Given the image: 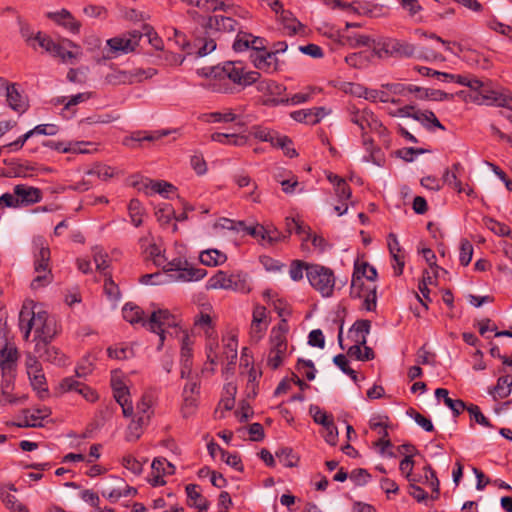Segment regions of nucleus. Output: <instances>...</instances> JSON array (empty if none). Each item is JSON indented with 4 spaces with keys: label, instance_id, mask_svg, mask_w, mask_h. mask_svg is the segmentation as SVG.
<instances>
[{
    "label": "nucleus",
    "instance_id": "obj_22",
    "mask_svg": "<svg viewBox=\"0 0 512 512\" xmlns=\"http://www.w3.org/2000/svg\"><path fill=\"white\" fill-rule=\"evenodd\" d=\"M376 277L377 271L373 266H370L367 262H356L352 276V288L361 286L363 284L362 278H366L369 281H374Z\"/></svg>",
    "mask_w": 512,
    "mask_h": 512
},
{
    "label": "nucleus",
    "instance_id": "obj_9",
    "mask_svg": "<svg viewBox=\"0 0 512 512\" xmlns=\"http://www.w3.org/2000/svg\"><path fill=\"white\" fill-rule=\"evenodd\" d=\"M220 78H228L234 84L246 87L260 79L257 71H246L242 62H226L215 73Z\"/></svg>",
    "mask_w": 512,
    "mask_h": 512
},
{
    "label": "nucleus",
    "instance_id": "obj_37",
    "mask_svg": "<svg viewBox=\"0 0 512 512\" xmlns=\"http://www.w3.org/2000/svg\"><path fill=\"white\" fill-rule=\"evenodd\" d=\"M351 121L359 126L362 131H364L367 127H372L373 124H377L373 112L366 109L352 112Z\"/></svg>",
    "mask_w": 512,
    "mask_h": 512
},
{
    "label": "nucleus",
    "instance_id": "obj_41",
    "mask_svg": "<svg viewBox=\"0 0 512 512\" xmlns=\"http://www.w3.org/2000/svg\"><path fill=\"white\" fill-rule=\"evenodd\" d=\"M194 46L197 48V56L204 57L210 54L212 51L216 49V40L212 38L210 35L197 37L194 40Z\"/></svg>",
    "mask_w": 512,
    "mask_h": 512
},
{
    "label": "nucleus",
    "instance_id": "obj_39",
    "mask_svg": "<svg viewBox=\"0 0 512 512\" xmlns=\"http://www.w3.org/2000/svg\"><path fill=\"white\" fill-rule=\"evenodd\" d=\"M154 403V397L151 393L146 392L142 395L140 401L137 403L136 406V413L132 414L135 417H143L144 415H147L148 422H150V419L153 415V406Z\"/></svg>",
    "mask_w": 512,
    "mask_h": 512
},
{
    "label": "nucleus",
    "instance_id": "obj_36",
    "mask_svg": "<svg viewBox=\"0 0 512 512\" xmlns=\"http://www.w3.org/2000/svg\"><path fill=\"white\" fill-rule=\"evenodd\" d=\"M199 260L205 266H219L226 262L227 256L220 250L207 249L200 253Z\"/></svg>",
    "mask_w": 512,
    "mask_h": 512
},
{
    "label": "nucleus",
    "instance_id": "obj_60",
    "mask_svg": "<svg viewBox=\"0 0 512 512\" xmlns=\"http://www.w3.org/2000/svg\"><path fill=\"white\" fill-rule=\"evenodd\" d=\"M153 472L165 474H173L175 467L164 458H155L151 464Z\"/></svg>",
    "mask_w": 512,
    "mask_h": 512
},
{
    "label": "nucleus",
    "instance_id": "obj_58",
    "mask_svg": "<svg viewBox=\"0 0 512 512\" xmlns=\"http://www.w3.org/2000/svg\"><path fill=\"white\" fill-rule=\"evenodd\" d=\"M34 39H35V49L37 48V46H39L43 50H45L46 52L51 54L52 50L55 48L56 42H54L50 36H48L42 32H37L35 34Z\"/></svg>",
    "mask_w": 512,
    "mask_h": 512
},
{
    "label": "nucleus",
    "instance_id": "obj_14",
    "mask_svg": "<svg viewBox=\"0 0 512 512\" xmlns=\"http://www.w3.org/2000/svg\"><path fill=\"white\" fill-rule=\"evenodd\" d=\"M269 344L270 348L267 356V365L272 369H277L281 366L283 360L287 356V339L269 336Z\"/></svg>",
    "mask_w": 512,
    "mask_h": 512
},
{
    "label": "nucleus",
    "instance_id": "obj_2",
    "mask_svg": "<svg viewBox=\"0 0 512 512\" xmlns=\"http://www.w3.org/2000/svg\"><path fill=\"white\" fill-rule=\"evenodd\" d=\"M34 247V272L36 276L31 281L32 289H39L47 286L53 280L50 268L51 252L43 237H36L33 240Z\"/></svg>",
    "mask_w": 512,
    "mask_h": 512
},
{
    "label": "nucleus",
    "instance_id": "obj_47",
    "mask_svg": "<svg viewBox=\"0 0 512 512\" xmlns=\"http://www.w3.org/2000/svg\"><path fill=\"white\" fill-rule=\"evenodd\" d=\"M278 461L285 467H295L298 463V457L293 453V450L288 447L280 448L275 453Z\"/></svg>",
    "mask_w": 512,
    "mask_h": 512
},
{
    "label": "nucleus",
    "instance_id": "obj_50",
    "mask_svg": "<svg viewBox=\"0 0 512 512\" xmlns=\"http://www.w3.org/2000/svg\"><path fill=\"white\" fill-rule=\"evenodd\" d=\"M382 87H385L388 89L391 93L395 95H402L407 96L411 93H418L422 91V88L414 86V85H404L400 83H388L382 85Z\"/></svg>",
    "mask_w": 512,
    "mask_h": 512
},
{
    "label": "nucleus",
    "instance_id": "obj_1",
    "mask_svg": "<svg viewBox=\"0 0 512 512\" xmlns=\"http://www.w3.org/2000/svg\"><path fill=\"white\" fill-rule=\"evenodd\" d=\"M19 327L25 340H28L33 331L36 343L51 342L58 333L54 317L36 306L30 308L23 305L19 313Z\"/></svg>",
    "mask_w": 512,
    "mask_h": 512
},
{
    "label": "nucleus",
    "instance_id": "obj_53",
    "mask_svg": "<svg viewBox=\"0 0 512 512\" xmlns=\"http://www.w3.org/2000/svg\"><path fill=\"white\" fill-rule=\"evenodd\" d=\"M108 356L117 360L128 359L133 356V349L127 345H116L107 349Z\"/></svg>",
    "mask_w": 512,
    "mask_h": 512
},
{
    "label": "nucleus",
    "instance_id": "obj_35",
    "mask_svg": "<svg viewBox=\"0 0 512 512\" xmlns=\"http://www.w3.org/2000/svg\"><path fill=\"white\" fill-rule=\"evenodd\" d=\"M211 140L223 145H232V146H244L247 144L248 137L240 134H227V133H219L215 132L211 135Z\"/></svg>",
    "mask_w": 512,
    "mask_h": 512
},
{
    "label": "nucleus",
    "instance_id": "obj_11",
    "mask_svg": "<svg viewBox=\"0 0 512 512\" xmlns=\"http://www.w3.org/2000/svg\"><path fill=\"white\" fill-rule=\"evenodd\" d=\"M25 367L30 384L39 398L44 399L48 396V384L41 363L36 356L28 354L25 358Z\"/></svg>",
    "mask_w": 512,
    "mask_h": 512
},
{
    "label": "nucleus",
    "instance_id": "obj_24",
    "mask_svg": "<svg viewBox=\"0 0 512 512\" xmlns=\"http://www.w3.org/2000/svg\"><path fill=\"white\" fill-rule=\"evenodd\" d=\"M200 385L198 381L188 382L183 389V410L184 413H191L197 405V396Z\"/></svg>",
    "mask_w": 512,
    "mask_h": 512
},
{
    "label": "nucleus",
    "instance_id": "obj_17",
    "mask_svg": "<svg viewBox=\"0 0 512 512\" xmlns=\"http://www.w3.org/2000/svg\"><path fill=\"white\" fill-rule=\"evenodd\" d=\"M19 206H28L41 201V190L35 187L19 184L14 187Z\"/></svg>",
    "mask_w": 512,
    "mask_h": 512
},
{
    "label": "nucleus",
    "instance_id": "obj_5",
    "mask_svg": "<svg viewBox=\"0 0 512 512\" xmlns=\"http://www.w3.org/2000/svg\"><path fill=\"white\" fill-rule=\"evenodd\" d=\"M480 87L473 89L470 99L477 104L497 106L512 110V93L509 91L495 90L490 81L480 80Z\"/></svg>",
    "mask_w": 512,
    "mask_h": 512
},
{
    "label": "nucleus",
    "instance_id": "obj_30",
    "mask_svg": "<svg viewBox=\"0 0 512 512\" xmlns=\"http://www.w3.org/2000/svg\"><path fill=\"white\" fill-rule=\"evenodd\" d=\"M122 314L123 318L130 324H141L147 327L148 320L144 318V312L139 306L133 303H126L122 309Z\"/></svg>",
    "mask_w": 512,
    "mask_h": 512
},
{
    "label": "nucleus",
    "instance_id": "obj_6",
    "mask_svg": "<svg viewBox=\"0 0 512 512\" xmlns=\"http://www.w3.org/2000/svg\"><path fill=\"white\" fill-rule=\"evenodd\" d=\"M178 318L171 314L167 309H158L153 311L148 319L147 328L158 334V349L164 344L167 335L172 336L178 333Z\"/></svg>",
    "mask_w": 512,
    "mask_h": 512
},
{
    "label": "nucleus",
    "instance_id": "obj_32",
    "mask_svg": "<svg viewBox=\"0 0 512 512\" xmlns=\"http://www.w3.org/2000/svg\"><path fill=\"white\" fill-rule=\"evenodd\" d=\"M140 184L141 186L138 187L139 190H150L151 192L158 193L164 197H168L169 194L173 193L175 190V187L166 181H153L150 179H145ZM146 193H148V191H146Z\"/></svg>",
    "mask_w": 512,
    "mask_h": 512
},
{
    "label": "nucleus",
    "instance_id": "obj_42",
    "mask_svg": "<svg viewBox=\"0 0 512 512\" xmlns=\"http://www.w3.org/2000/svg\"><path fill=\"white\" fill-rule=\"evenodd\" d=\"M413 119L420 122L422 125L426 126L430 129V125L433 127L444 130L445 127L440 123L435 114L432 111H420L417 110L415 115H413Z\"/></svg>",
    "mask_w": 512,
    "mask_h": 512
},
{
    "label": "nucleus",
    "instance_id": "obj_12",
    "mask_svg": "<svg viewBox=\"0 0 512 512\" xmlns=\"http://www.w3.org/2000/svg\"><path fill=\"white\" fill-rule=\"evenodd\" d=\"M100 491L102 496L111 502H116L121 497H128L136 493V489L129 487L123 479L112 476L101 479Z\"/></svg>",
    "mask_w": 512,
    "mask_h": 512
},
{
    "label": "nucleus",
    "instance_id": "obj_64",
    "mask_svg": "<svg viewBox=\"0 0 512 512\" xmlns=\"http://www.w3.org/2000/svg\"><path fill=\"white\" fill-rule=\"evenodd\" d=\"M123 466L134 475H139L142 472L143 463L137 460L134 456L127 455L123 457Z\"/></svg>",
    "mask_w": 512,
    "mask_h": 512
},
{
    "label": "nucleus",
    "instance_id": "obj_46",
    "mask_svg": "<svg viewBox=\"0 0 512 512\" xmlns=\"http://www.w3.org/2000/svg\"><path fill=\"white\" fill-rule=\"evenodd\" d=\"M57 390L60 393L67 392H82L85 390V384L74 379L73 377H66L60 381Z\"/></svg>",
    "mask_w": 512,
    "mask_h": 512
},
{
    "label": "nucleus",
    "instance_id": "obj_28",
    "mask_svg": "<svg viewBox=\"0 0 512 512\" xmlns=\"http://www.w3.org/2000/svg\"><path fill=\"white\" fill-rule=\"evenodd\" d=\"M48 17L73 33L79 31L80 23L65 9L59 12H50L48 13Z\"/></svg>",
    "mask_w": 512,
    "mask_h": 512
},
{
    "label": "nucleus",
    "instance_id": "obj_23",
    "mask_svg": "<svg viewBox=\"0 0 512 512\" xmlns=\"http://www.w3.org/2000/svg\"><path fill=\"white\" fill-rule=\"evenodd\" d=\"M11 491H16L14 484L4 485L0 488V498L5 506L12 512H28V508L18 503L16 496L10 493Z\"/></svg>",
    "mask_w": 512,
    "mask_h": 512
},
{
    "label": "nucleus",
    "instance_id": "obj_62",
    "mask_svg": "<svg viewBox=\"0 0 512 512\" xmlns=\"http://www.w3.org/2000/svg\"><path fill=\"white\" fill-rule=\"evenodd\" d=\"M252 34L239 32L233 43V49L237 52H242L250 48Z\"/></svg>",
    "mask_w": 512,
    "mask_h": 512
},
{
    "label": "nucleus",
    "instance_id": "obj_31",
    "mask_svg": "<svg viewBox=\"0 0 512 512\" xmlns=\"http://www.w3.org/2000/svg\"><path fill=\"white\" fill-rule=\"evenodd\" d=\"M255 83L257 91L264 95L271 96V99H277L276 97L282 95L286 89L282 84L271 79H258Z\"/></svg>",
    "mask_w": 512,
    "mask_h": 512
},
{
    "label": "nucleus",
    "instance_id": "obj_63",
    "mask_svg": "<svg viewBox=\"0 0 512 512\" xmlns=\"http://www.w3.org/2000/svg\"><path fill=\"white\" fill-rule=\"evenodd\" d=\"M335 193L340 202H345L351 197V188L344 179H338L335 183Z\"/></svg>",
    "mask_w": 512,
    "mask_h": 512
},
{
    "label": "nucleus",
    "instance_id": "obj_38",
    "mask_svg": "<svg viewBox=\"0 0 512 512\" xmlns=\"http://www.w3.org/2000/svg\"><path fill=\"white\" fill-rule=\"evenodd\" d=\"M314 91L315 88H310L309 92L296 93L291 98L267 99L264 103L266 105L301 104L307 102L312 97Z\"/></svg>",
    "mask_w": 512,
    "mask_h": 512
},
{
    "label": "nucleus",
    "instance_id": "obj_25",
    "mask_svg": "<svg viewBox=\"0 0 512 512\" xmlns=\"http://www.w3.org/2000/svg\"><path fill=\"white\" fill-rule=\"evenodd\" d=\"M237 109L227 108L223 111L205 113L201 116V120L206 123H229L239 120Z\"/></svg>",
    "mask_w": 512,
    "mask_h": 512
},
{
    "label": "nucleus",
    "instance_id": "obj_59",
    "mask_svg": "<svg viewBox=\"0 0 512 512\" xmlns=\"http://www.w3.org/2000/svg\"><path fill=\"white\" fill-rule=\"evenodd\" d=\"M407 415L414 419V421L427 432H432L434 426L430 419L417 412L415 409L410 408L407 410Z\"/></svg>",
    "mask_w": 512,
    "mask_h": 512
},
{
    "label": "nucleus",
    "instance_id": "obj_57",
    "mask_svg": "<svg viewBox=\"0 0 512 512\" xmlns=\"http://www.w3.org/2000/svg\"><path fill=\"white\" fill-rule=\"evenodd\" d=\"M473 256V245L470 241L463 239L460 244L459 261L463 266L469 265Z\"/></svg>",
    "mask_w": 512,
    "mask_h": 512
},
{
    "label": "nucleus",
    "instance_id": "obj_44",
    "mask_svg": "<svg viewBox=\"0 0 512 512\" xmlns=\"http://www.w3.org/2000/svg\"><path fill=\"white\" fill-rule=\"evenodd\" d=\"M95 361L96 356L94 354H89L88 356L83 357L75 369L76 376L78 378H85L92 374L95 368Z\"/></svg>",
    "mask_w": 512,
    "mask_h": 512
},
{
    "label": "nucleus",
    "instance_id": "obj_56",
    "mask_svg": "<svg viewBox=\"0 0 512 512\" xmlns=\"http://www.w3.org/2000/svg\"><path fill=\"white\" fill-rule=\"evenodd\" d=\"M21 36L24 38L28 46L35 49V34L33 33L30 25L25 22L21 17L17 18Z\"/></svg>",
    "mask_w": 512,
    "mask_h": 512
},
{
    "label": "nucleus",
    "instance_id": "obj_21",
    "mask_svg": "<svg viewBox=\"0 0 512 512\" xmlns=\"http://www.w3.org/2000/svg\"><path fill=\"white\" fill-rule=\"evenodd\" d=\"M371 330V321L367 319H361L354 322L348 331V337L353 343L365 344L367 343V336Z\"/></svg>",
    "mask_w": 512,
    "mask_h": 512
},
{
    "label": "nucleus",
    "instance_id": "obj_7",
    "mask_svg": "<svg viewBox=\"0 0 512 512\" xmlns=\"http://www.w3.org/2000/svg\"><path fill=\"white\" fill-rule=\"evenodd\" d=\"M159 267H161L165 272H174L175 274H171L170 277L173 281L177 282L199 281L207 274L205 269L195 268L189 265L186 259L181 257H177L172 260L165 257L164 263Z\"/></svg>",
    "mask_w": 512,
    "mask_h": 512
},
{
    "label": "nucleus",
    "instance_id": "obj_18",
    "mask_svg": "<svg viewBox=\"0 0 512 512\" xmlns=\"http://www.w3.org/2000/svg\"><path fill=\"white\" fill-rule=\"evenodd\" d=\"M50 342H40L35 344V351L43 360L55 365H64L66 363L65 356L54 346L49 345Z\"/></svg>",
    "mask_w": 512,
    "mask_h": 512
},
{
    "label": "nucleus",
    "instance_id": "obj_52",
    "mask_svg": "<svg viewBox=\"0 0 512 512\" xmlns=\"http://www.w3.org/2000/svg\"><path fill=\"white\" fill-rule=\"evenodd\" d=\"M418 97L420 99L443 101V100H452L453 94H448L444 91L437 90V89H422L421 92H418Z\"/></svg>",
    "mask_w": 512,
    "mask_h": 512
},
{
    "label": "nucleus",
    "instance_id": "obj_10",
    "mask_svg": "<svg viewBox=\"0 0 512 512\" xmlns=\"http://www.w3.org/2000/svg\"><path fill=\"white\" fill-rule=\"evenodd\" d=\"M414 45L413 43L398 38H385L374 47V52L380 58H413L415 55Z\"/></svg>",
    "mask_w": 512,
    "mask_h": 512
},
{
    "label": "nucleus",
    "instance_id": "obj_43",
    "mask_svg": "<svg viewBox=\"0 0 512 512\" xmlns=\"http://www.w3.org/2000/svg\"><path fill=\"white\" fill-rule=\"evenodd\" d=\"M364 97L366 100H369L371 102H383V103H393L397 104L399 103V100H396L394 98H390L389 94L385 92L384 90H378V89H364L363 93L360 95Z\"/></svg>",
    "mask_w": 512,
    "mask_h": 512
},
{
    "label": "nucleus",
    "instance_id": "obj_45",
    "mask_svg": "<svg viewBox=\"0 0 512 512\" xmlns=\"http://www.w3.org/2000/svg\"><path fill=\"white\" fill-rule=\"evenodd\" d=\"M128 213L135 227H139L143 223L144 208L138 199L130 200Z\"/></svg>",
    "mask_w": 512,
    "mask_h": 512
},
{
    "label": "nucleus",
    "instance_id": "obj_16",
    "mask_svg": "<svg viewBox=\"0 0 512 512\" xmlns=\"http://www.w3.org/2000/svg\"><path fill=\"white\" fill-rule=\"evenodd\" d=\"M236 26L237 21L230 16H210L205 25V34H209L210 31L232 32L236 30Z\"/></svg>",
    "mask_w": 512,
    "mask_h": 512
},
{
    "label": "nucleus",
    "instance_id": "obj_27",
    "mask_svg": "<svg viewBox=\"0 0 512 512\" xmlns=\"http://www.w3.org/2000/svg\"><path fill=\"white\" fill-rule=\"evenodd\" d=\"M101 277V281H103V293L111 306L115 307L121 297L120 289L109 273L103 272Z\"/></svg>",
    "mask_w": 512,
    "mask_h": 512
},
{
    "label": "nucleus",
    "instance_id": "obj_61",
    "mask_svg": "<svg viewBox=\"0 0 512 512\" xmlns=\"http://www.w3.org/2000/svg\"><path fill=\"white\" fill-rule=\"evenodd\" d=\"M311 264H306L301 260H294L291 263L289 269V275L293 281H299L303 278V273L306 271V267Z\"/></svg>",
    "mask_w": 512,
    "mask_h": 512
},
{
    "label": "nucleus",
    "instance_id": "obj_20",
    "mask_svg": "<svg viewBox=\"0 0 512 512\" xmlns=\"http://www.w3.org/2000/svg\"><path fill=\"white\" fill-rule=\"evenodd\" d=\"M5 92L7 103L12 110L18 113H24L27 110L28 102L18 90L16 84H9Z\"/></svg>",
    "mask_w": 512,
    "mask_h": 512
},
{
    "label": "nucleus",
    "instance_id": "obj_40",
    "mask_svg": "<svg viewBox=\"0 0 512 512\" xmlns=\"http://www.w3.org/2000/svg\"><path fill=\"white\" fill-rule=\"evenodd\" d=\"M414 56L413 59L423 60V61H444L443 55L437 50L430 47H418L414 45Z\"/></svg>",
    "mask_w": 512,
    "mask_h": 512
},
{
    "label": "nucleus",
    "instance_id": "obj_51",
    "mask_svg": "<svg viewBox=\"0 0 512 512\" xmlns=\"http://www.w3.org/2000/svg\"><path fill=\"white\" fill-rule=\"evenodd\" d=\"M309 412L312 415L314 422L322 425L323 427L334 422L333 416L331 414H328L316 405H311Z\"/></svg>",
    "mask_w": 512,
    "mask_h": 512
},
{
    "label": "nucleus",
    "instance_id": "obj_3",
    "mask_svg": "<svg viewBox=\"0 0 512 512\" xmlns=\"http://www.w3.org/2000/svg\"><path fill=\"white\" fill-rule=\"evenodd\" d=\"M206 288L208 290L223 289L247 294L251 291V282L248 274L242 271L229 274L219 270L209 278Z\"/></svg>",
    "mask_w": 512,
    "mask_h": 512
},
{
    "label": "nucleus",
    "instance_id": "obj_55",
    "mask_svg": "<svg viewBox=\"0 0 512 512\" xmlns=\"http://www.w3.org/2000/svg\"><path fill=\"white\" fill-rule=\"evenodd\" d=\"M278 14L280 15V19L284 23L285 27L293 33H296L298 28L302 27V24L293 17V14L290 11L285 10L283 6H281Z\"/></svg>",
    "mask_w": 512,
    "mask_h": 512
},
{
    "label": "nucleus",
    "instance_id": "obj_13",
    "mask_svg": "<svg viewBox=\"0 0 512 512\" xmlns=\"http://www.w3.org/2000/svg\"><path fill=\"white\" fill-rule=\"evenodd\" d=\"M111 387L116 402L122 408L123 415L125 417L132 416L133 405L130 399L129 390L117 372L112 374Z\"/></svg>",
    "mask_w": 512,
    "mask_h": 512
},
{
    "label": "nucleus",
    "instance_id": "obj_26",
    "mask_svg": "<svg viewBox=\"0 0 512 512\" xmlns=\"http://www.w3.org/2000/svg\"><path fill=\"white\" fill-rule=\"evenodd\" d=\"M148 417L147 415H144L143 417H135L133 416L131 422L129 423L125 439L128 442H135L137 441L141 435L143 434L145 428L148 426Z\"/></svg>",
    "mask_w": 512,
    "mask_h": 512
},
{
    "label": "nucleus",
    "instance_id": "obj_29",
    "mask_svg": "<svg viewBox=\"0 0 512 512\" xmlns=\"http://www.w3.org/2000/svg\"><path fill=\"white\" fill-rule=\"evenodd\" d=\"M188 505L198 509V512H207L208 501L201 495L199 487L196 484L186 486Z\"/></svg>",
    "mask_w": 512,
    "mask_h": 512
},
{
    "label": "nucleus",
    "instance_id": "obj_34",
    "mask_svg": "<svg viewBox=\"0 0 512 512\" xmlns=\"http://www.w3.org/2000/svg\"><path fill=\"white\" fill-rule=\"evenodd\" d=\"M252 62L257 69L269 70L275 68V52L266 50L251 54Z\"/></svg>",
    "mask_w": 512,
    "mask_h": 512
},
{
    "label": "nucleus",
    "instance_id": "obj_8",
    "mask_svg": "<svg viewBox=\"0 0 512 512\" xmlns=\"http://www.w3.org/2000/svg\"><path fill=\"white\" fill-rule=\"evenodd\" d=\"M306 276L310 285L323 297H330L335 286V276L330 268L318 264L306 267Z\"/></svg>",
    "mask_w": 512,
    "mask_h": 512
},
{
    "label": "nucleus",
    "instance_id": "obj_4",
    "mask_svg": "<svg viewBox=\"0 0 512 512\" xmlns=\"http://www.w3.org/2000/svg\"><path fill=\"white\" fill-rule=\"evenodd\" d=\"M142 38L143 34L138 30L127 31L110 38L102 49V58L108 60L132 53L139 46Z\"/></svg>",
    "mask_w": 512,
    "mask_h": 512
},
{
    "label": "nucleus",
    "instance_id": "obj_49",
    "mask_svg": "<svg viewBox=\"0 0 512 512\" xmlns=\"http://www.w3.org/2000/svg\"><path fill=\"white\" fill-rule=\"evenodd\" d=\"M51 55L59 58L63 63L73 64L78 54L77 52L68 50L63 44L55 43V48L52 50Z\"/></svg>",
    "mask_w": 512,
    "mask_h": 512
},
{
    "label": "nucleus",
    "instance_id": "obj_54",
    "mask_svg": "<svg viewBox=\"0 0 512 512\" xmlns=\"http://www.w3.org/2000/svg\"><path fill=\"white\" fill-rule=\"evenodd\" d=\"M485 226L499 236H509L511 234V229L506 224L500 223L492 218L484 219Z\"/></svg>",
    "mask_w": 512,
    "mask_h": 512
},
{
    "label": "nucleus",
    "instance_id": "obj_33",
    "mask_svg": "<svg viewBox=\"0 0 512 512\" xmlns=\"http://www.w3.org/2000/svg\"><path fill=\"white\" fill-rule=\"evenodd\" d=\"M192 367V348L189 337L186 335L182 341L181 347V377L188 378Z\"/></svg>",
    "mask_w": 512,
    "mask_h": 512
},
{
    "label": "nucleus",
    "instance_id": "obj_19",
    "mask_svg": "<svg viewBox=\"0 0 512 512\" xmlns=\"http://www.w3.org/2000/svg\"><path fill=\"white\" fill-rule=\"evenodd\" d=\"M145 71L138 70L135 74L127 73L125 71H112L105 75V82L112 85L133 83L147 78Z\"/></svg>",
    "mask_w": 512,
    "mask_h": 512
},
{
    "label": "nucleus",
    "instance_id": "obj_15",
    "mask_svg": "<svg viewBox=\"0 0 512 512\" xmlns=\"http://www.w3.org/2000/svg\"><path fill=\"white\" fill-rule=\"evenodd\" d=\"M251 135L264 142H270L273 146L284 148L286 144H290L291 140L287 136H280L273 130L259 125L251 128Z\"/></svg>",
    "mask_w": 512,
    "mask_h": 512
},
{
    "label": "nucleus",
    "instance_id": "obj_48",
    "mask_svg": "<svg viewBox=\"0 0 512 512\" xmlns=\"http://www.w3.org/2000/svg\"><path fill=\"white\" fill-rule=\"evenodd\" d=\"M512 376L505 375L498 379L496 386L494 387V397L505 398L511 392Z\"/></svg>",
    "mask_w": 512,
    "mask_h": 512
}]
</instances>
